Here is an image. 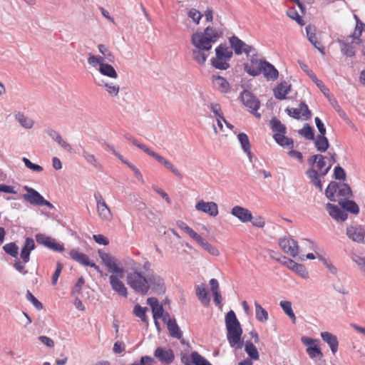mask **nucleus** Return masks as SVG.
<instances>
[{
    "instance_id": "obj_1",
    "label": "nucleus",
    "mask_w": 365,
    "mask_h": 365,
    "mask_svg": "<svg viewBox=\"0 0 365 365\" xmlns=\"http://www.w3.org/2000/svg\"><path fill=\"white\" fill-rule=\"evenodd\" d=\"M143 269L148 272V274L139 269L135 263L130 267V271L127 272V284L137 294L147 295L155 294L158 295L164 294L166 291V286L164 279L152 269V264L145 260L143 264Z\"/></svg>"
},
{
    "instance_id": "obj_2",
    "label": "nucleus",
    "mask_w": 365,
    "mask_h": 365,
    "mask_svg": "<svg viewBox=\"0 0 365 365\" xmlns=\"http://www.w3.org/2000/svg\"><path fill=\"white\" fill-rule=\"evenodd\" d=\"M227 338L231 347L242 349L244 343L241 340L242 329L234 311H229L225 316Z\"/></svg>"
},
{
    "instance_id": "obj_3",
    "label": "nucleus",
    "mask_w": 365,
    "mask_h": 365,
    "mask_svg": "<svg viewBox=\"0 0 365 365\" xmlns=\"http://www.w3.org/2000/svg\"><path fill=\"white\" fill-rule=\"evenodd\" d=\"M233 56L232 48L225 43H221L215 48V57L212 58V66L219 70H227L230 67L229 61Z\"/></svg>"
},
{
    "instance_id": "obj_4",
    "label": "nucleus",
    "mask_w": 365,
    "mask_h": 365,
    "mask_svg": "<svg viewBox=\"0 0 365 365\" xmlns=\"http://www.w3.org/2000/svg\"><path fill=\"white\" fill-rule=\"evenodd\" d=\"M222 36L223 31L220 28L207 26L203 31L193 33L191 38L212 48V44L216 43Z\"/></svg>"
},
{
    "instance_id": "obj_5",
    "label": "nucleus",
    "mask_w": 365,
    "mask_h": 365,
    "mask_svg": "<svg viewBox=\"0 0 365 365\" xmlns=\"http://www.w3.org/2000/svg\"><path fill=\"white\" fill-rule=\"evenodd\" d=\"M240 98L245 106L250 109V113L259 119L261 118V114L257 113V110L260 106V102L252 93L247 90H244L240 93Z\"/></svg>"
},
{
    "instance_id": "obj_6",
    "label": "nucleus",
    "mask_w": 365,
    "mask_h": 365,
    "mask_svg": "<svg viewBox=\"0 0 365 365\" xmlns=\"http://www.w3.org/2000/svg\"><path fill=\"white\" fill-rule=\"evenodd\" d=\"M191 43L194 46L192 51L194 61L200 65H204L209 56V51L211 50V48L192 38H191Z\"/></svg>"
},
{
    "instance_id": "obj_7",
    "label": "nucleus",
    "mask_w": 365,
    "mask_h": 365,
    "mask_svg": "<svg viewBox=\"0 0 365 365\" xmlns=\"http://www.w3.org/2000/svg\"><path fill=\"white\" fill-rule=\"evenodd\" d=\"M229 43L230 44V48L237 56L245 53L247 57H249L250 53L256 52L255 48L252 46L245 43L235 35L229 38Z\"/></svg>"
},
{
    "instance_id": "obj_8",
    "label": "nucleus",
    "mask_w": 365,
    "mask_h": 365,
    "mask_svg": "<svg viewBox=\"0 0 365 365\" xmlns=\"http://www.w3.org/2000/svg\"><path fill=\"white\" fill-rule=\"evenodd\" d=\"M98 255L105 266L108 268L110 272L119 274L120 277H123L124 269L118 265V259L115 257L101 250L98 251Z\"/></svg>"
},
{
    "instance_id": "obj_9",
    "label": "nucleus",
    "mask_w": 365,
    "mask_h": 365,
    "mask_svg": "<svg viewBox=\"0 0 365 365\" xmlns=\"http://www.w3.org/2000/svg\"><path fill=\"white\" fill-rule=\"evenodd\" d=\"M36 240L39 245L57 252H63L65 250L63 244L58 243L55 239L44 234H36Z\"/></svg>"
},
{
    "instance_id": "obj_10",
    "label": "nucleus",
    "mask_w": 365,
    "mask_h": 365,
    "mask_svg": "<svg viewBox=\"0 0 365 365\" xmlns=\"http://www.w3.org/2000/svg\"><path fill=\"white\" fill-rule=\"evenodd\" d=\"M279 245L287 255L295 257L299 254L297 242L291 237H282L279 240Z\"/></svg>"
},
{
    "instance_id": "obj_11",
    "label": "nucleus",
    "mask_w": 365,
    "mask_h": 365,
    "mask_svg": "<svg viewBox=\"0 0 365 365\" xmlns=\"http://www.w3.org/2000/svg\"><path fill=\"white\" fill-rule=\"evenodd\" d=\"M250 59V63L244 64L245 71L252 76H257L261 74V67L264 64V60H259L256 57L255 52L252 53Z\"/></svg>"
},
{
    "instance_id": "obj_12",
    "label": "nucleus",
    "mask_w": 365,
    "mask_h": 365,
    "mask_svg": "<svg viewBox=\"0 0 365 365\" xmlns=\"http://www.w3.org/2000/svg\"><path fill=\"white\" fill-rule=\"evenodd\" d=\"M346 234L353 242L365 244V228L361 225H351L346 228Z\"/></svg>"
},
{
    "instance_id": "obj_13",
    "label": "nucleus",
    "mask_w": 365,
    "mask_h": 365,
    "mask_svg": "<svg viewBox=\"0 0 365 365\" xmlns=\"http://www.w3.org/2000/svg\"><path fill=\"white\" fill-rule=\"evenodd\" d=\"M121 278L119 274H112L109 276V282L113 291L120 297L126 298L128 294V289L124 283L121 281Z\"/></svg>"
},
{
    "instance_id": "obj_14",
    "label": "nucleus",
    "mask_w": 365,
    "mask_h": 365,
    "mask_svg": "<svg viewBox=\"0 0 365 365\" xmlns=\"http://www.w3.org/2000/svg\"><path fill=\"white\" fill-rule=\"evenodd\" d=\"M195 209L198 211L203 212L208 214L211 217H216L218 213V206L214 202H205L204 200H200L195 205Z\"/></svg>"
},
{
    "instance_id": "obj_15",
    "label": "nucleus",
    "mask_w": 365,
    "mask_h": 365,
    "mask_svg": "<svg viewBox=\"0 0 365 365\" xmlns=\"http://www.w3.org/2000/svg\"><path fill=\"white\" fill-rule=\"evenodd\" d=\"M24 190L26 191V193L22 195L24 201L33 205H40L43 196L38 191L27 185L24 187Z\"/></svg>"
},
{
    "instance_id": "obj_16",
    "label": "nucleus",
    "mask_w": 365,
    "mask_h": 365,
    "mask_svg": "<svg viewBox=\"0 0 365 365\" xmlns=\"http://www.w3.org/2000/svg\"><path fill=\"white\" fill-rule=\"evenodd\" d=\"M147 154L155 158L158 163L163 165L167 169L170 170L175 175L180 178H182L181 173L167 159L160 155L157 153L149 149L147 150Z\"/></svg>"
},
{
    "instance_id": "obj_17",
    "label": "nucleus",
    "mask_w": 365,
    "mask_h": 365,
    "mask_svg": "<svg viewBox=\"0 0 365 365\" xmlns=\"http://www.w3.org/2000/svg\"><path fill=\"white\" fill-rule=\"evenodd\" d=\"M154 356L161 363L165 364H169L174 360L175 356L173 350L168 349H164L162 347H158L154 351Z\"/></svg>"
},
{
    "instance_id": "obj_18",
    "label": "nucleus",
    "mask_w": 365,
    "mask_h": 365,
    "mask_svg": "<svg viewBox=\"0 0 365 365\" xmlns=\"http://www.w3.org/2000/svg\"><path fill=\"white\" fill-rule=\"evenodd\" d=\"M192 364L190 362L187 356L183 355L181 361L184 365H212L205 358L202 356L197 351H192L190 354Z\"/></svg>"
},
{
    "instance_id": "obj_19",
    "label": "nucleus",
    "mask_w": 365,
    "mask_h": 365,
    "mask_svg": "<svg viewBox=\"0 0 365 365\" xmlns=\"http://www.w3.org/2000/svg\"><path fill=\"white\" fill-rule=\"evenodd\" d=\"M231 214L243 223L250 222L252 220V212L248 209L239 205L232 208Z\"/></svg>"
},
{
    "instance_id": "obj_20",
    "label": "nucleus",
    "mask_w": 365,
    "mask_h": 365,
    "mask_svg": "<svg viewBox=\"0 0 365 365\" xmlns=\"http://www.w3.org/2000/svg\"><path fill=\"white\" fill-rule=\"evenodd\" d=\"M269 81H275L279 76V72L277 68L270 63L264 60L262 67H261V73Z\"/></svg>"
},
{
    "instance_id": "obj_21",
    "label": "nucleus",
    "mask_w": 365,
    "mask_h": 365,
    "mask_svg": "<svg viewBox=\"0 0 365 365\" xmlns=\"http://www.w3.org/2000/svg\"><path fill=\"white\" fill-rule=\"evenodd\" d=\"M326 207L330 216H331L336 220L343 222L345 221L348 217L347 213L344 210L339 208L336 205L327 203Z\"/></svg>"
},
{
    "instance_id": "obj_22",
    "label": "nucleus",
    "mask_w": 365,
    "mask_h": 365,
    "mask_svg": "<svg viewBox=\"0 0 365 365\" xmlns=\"http://www.w3.org/2000/svg\"><path fill=\"white\" fill-rule=\"evenodd\" d=\"M321 336L324 342H326L330 347L333 354L337 352L339 341L337 337L329 331H323L321 333Z\"/></svg>"
},
{
    "instance_id": "obj_23",
    "label": "nucleus",
    "mask_w": 365,
    "mask_h": 365,
    "mask_svg": "<svg viewBox=\"0 0 365 365\" xmlns=\"http://www.w3.org/2000/svg\"><path fill=\"white\" fill-rule=\"evenodd\" d=\"M291 90V85L286 81H283L277 85L274 89V94L276 98L283 100Z\"/></svg>"
},
{
    "instance_id": "obj_24",
    "label": "nucleus",
    "mask_w": 365,
    "mask_h": 365,
    "mask_svg": "<svg viewBox=\"0 0 365 365\" xmlns=\"http://www.w3.org/2000/svg\"><path fill=\"white\" fill-rule=\"evenodd\" d=\"M314 146L317 151L320 153L326 152L329 147V143L325 135H318L317 138H314Z\"/></svg>"
},
{
    "instance_id": "obj_25",
    "label": "nucleus",
    "mask_w": 365,
    "mask_h": 365,
    "mask_svg": "<svg viewBox=\"0 0 365 365\" xmlns=\"http://www.w3.org/2000/svg\"><path fill=\"white\" fill-rule=\"evenodd\" d=\"M69 255L72 259L85 266H88L91 262L88 257L86 255L80 252L77 249L71 250Z\"/></svg>"
},
{
    "instance_id": "obj_26",
    "label": "nucleus",
    "mask_w": 365,
    "mask_h": 365,
    "mask_svg": "<svg viewBox=\"0 0 365 365\" xmlns=\"http://www.w3.org/2000/svg\"><path fill=\"white\" fill-rule=\"evenodd\" d=\"M212 83L214 86L222 93H227L230 90V84L228 81L222 76H213Z\"/></svg>"
},
{
    "instance_id": "obj_27",
    "label": "nucleus",
    "mask_w": 365,
    "mask_h": 365,
    "mask_svg": "<svg viewBox=\"0 0 365 365\" xmlns=\"http://www.w3.org/2000/svg\"><path fill=\"white\" fill-rule=\"evenodd\" d=\"M167 328L169 331V334L171 337L175 338L178 339H181L182 337V332L180 330L179 326L178 325L175 319L173 320H170L168 322V324L167 325Z\"/></svg>"
},
{
    "instance_id": "obj_28",
    "label": "nucleus",
    "mask_w": 365,
    "mask_h": 365,
    "mask_svg": "<svg viewBox=\"0 0 365 365\" xmlns=\"http://www.w3.org/2000/svg\"><path fill=\"white\" fill-rule=\"evenodd\" d=\"M326 158H327L325 156L320 154V158H319V159L317 160V163L316 165L315 170H317V172H319V175L321 176H325L329 173L332 165V163H331L327 167H326Z\"/></svg>"
},
{
    "instance_id": "obj_29",
    "label": "nucleus",
    "mask_w": 365,
    "mask_h": 365,
    "mask_svg": "<svg viewBox=\"0 0 365 365\" xmlns=\"http://www.w3.org/2000/svg\"><path fill=\"white\" fill-rule=\"evenodd\" d=\"M306 174L308 178L311 180L312 183L319 190H322V184L319 178V173L314 168H311L306 171Z\"/></svg>"
},
{
    "instance_id": "obj_30",
    "label": "nucleus",
    "mask_w": 365,
    "mask_h": 365,
    "mask_svg": "<svg viewBox=\"0 0 365 365\" xmlns=\"http://www.w3.org/2000/svg\"><path fill=\"white\" fill-rule=\"evenodd\" d=\"M97 211L103 220L109 221L112 219L111 211L106 202H101L99 205H97Z\"/></svg>"
},
{
    "instance_id": "obj_31",
    "label": "nucleus",
    "mask_w": 365,
    "mask_h": 365,
    "mask_svg": "<svg viewBox=\"0 0 365 365\" xmlns=\"http://www.w3.org/2000/svg\"><path fill=\"white\" fill-rule=\"evenodd\" d=\"M196 295L204 305H208L210 304V298L203 285H197L196 287Z\"/></svg>"
},
{
    "instance_id": "obj_32",
    "label": "nucleus",
    "mask_w": 365,
    "mask_h": 365,
    "mask_svg": "<svg viewBox=\"0 0 365 365\" xmlns=\"http://www.w3.org/2000/svg\"><path fill=\"white\" fill-rule=\"evenodd\" d=\"M98 71L103 76L110 77L111 78H118V73L115 68L108 63H102L101 67H99Z\"/></svg>"
},
{
    "instance_id": "obj_33",
    "label": "nucleus",
    "mask_w": 365,
    "mask_h": 365,
    "mask_svg": "<svg viewBox=\"0 0 365 365\" xmlns=\"http://www.w3.org/2000/svg\"><path fill=\"white\" fill-rule=\"evenodd\" d=\"M275 141L282 147H294V141L292 138H289L284 135V134L275 133L273 135Z\"/></svg>"
},
{
    "instance_id": "obj_34",
    "label": "nucleus",
    "mask_w": 365,
    "mask_h": 365,
    "mask_svg": "<svg viewBox=\"0 0 365 365\" xmlns=\"http://www.w3.org/2000/svg\"><path fill=\"white\" fill-rule=\"evenodd\" d=\"M270 126L273 132L279 134H285L287 132V128L282 122L278 120L276 117H273L270 120Z\"/></svg>"
},
{
    "instance_id": "obj_35",
    "label": "nucleus",
    "mask_w": 365,
    "mask_h": 365,
    "mask_svg": "<svg viewBox=\"0 0 365 365\" xmlns=\"http://www.w3.org/2000/svg\"><path fill=\"white\" fill-rule=\"evenodd\" d=\"M257 320L264 323L268 320V312L257 302L255 303Z\"/></svg>"
},
{
    "instance_id": "obj_36",
    "label": "nucleus",
    "mask_w": 365,
    "mask_h": 365,
    "mask_svg": "<svg viewBox=\"0 0 365 365\" xmlns=\"http://www.w3.org/2000/svg\"><path fill=\"white\" fill-rule=\"evenodd\" d=\"M245 351L248 356L253 360H258L259 358V352L254 345V344L250 341H247L245 344Z\"/></svg>"
},
{
    "instance_id": "obj_37",
    "label": "nucleus",
    "mask_w": 365,
    "mask_h": 365,
    "mask_svg": "<svg viewBox=\"0 0 365 365\" xmlns=\"http://www.w3.org/2000/svg\"><path fill=\"white\" fill-rule=\"evenodd\" d=\"M243 151L248 155H251V145L247 134L241 133L237 136Z\"/></svg>"
},
{
    "instance_id": "obj_38",
    "label": "nucleus",
    "mask_w": 365,
    "mask_h": 365,
    "mask_svg": "<svg viewBox=\"0 0 365 365\" xmlns=\"http://www.w3.org/2000/svg\"><path fill=\"white\" fill-rule=\"evenodd\" d=\"M342 208L352 214H358L359 212V207L358 205L353 200H345L340 202Z\"/></svg>"
},
{
    "instance_id": "obj_39",
    "label": "nucleus",
    "mask_w": 365,
    "mask_h": 365,
    "mask_svg": "<svg viewBox=\"0 0 365 365\" xmlns=\"http://www.w3.org/2000/svg\"><path fill=\"white\" fill-rule=\"evenodd\" d=\"M279 305L284 312L292 319L293 324L296 323V316L292 308V303L289 301H281Z\"/></svg>"
},
{
    "instance_id": "obj_40",
    "label": "nucleus",
    "mask_w": 365,
    "mask_h": 365,
    "mask_svg": "<svg viewBox=\"0 0 365 365\" xmlns=\"http://www.w3.org/2000/svg\"><path fill=\"white\" fill-rule=\"evenodd\" d=\"M298 133L306 140H314L315 138L314 129L308 123H305L303 128L299 130Z\"/></svg>"
},
{
    "instance_id": "obj_41",
    "label": "nucleus",
    "mask_w": 365,
    "mask_h": 365,
    "mask_svg": "<svg viewBox=\"0 0 365 365\" xmlns=\"http://www.w3.org/2000/svg\"><path fill=\"white\" fill-rule=\"evenodd\" d=\"M341 46V53L347 57H352L355 56V48L351 43H346L343 41H339Z\"/></svg>"
},
{
    "instance_id": "obj_42",
    "label": "nucleus",
    "mask_w": 365,
    "mask_h": 365,
    "mask_svg": "<svg viewBox=\"0 0 365 365\" xmlns=\"http://www.w3.org/2000/svg\"><path fill=\"white\" fill-rule=\"evenodd\" d=\"M15 118L21 125L26 129L31 128L34 125V121L26 117L24 113H18L15 115Z\"/></svg>"
},
{
    "instance_id": "obj_43",
    "label": "nucleus",
    "mask_w": 365,
    "mask_h": 365,
    "mask_svg": "<svg viewBox=\"0 0 365 365\" xmlns=\"http://www.w3.org/2000/svg\"><path fill=\"white\" fill-rule=\"evenodd\" d=\"M2 248L7 255L14 258L17 257L19 255V247L15 242L6 243Z\"/></svg>"
},
{
    "instance_id": "obj_44",
    "label": "nucleus",
    "mask_w": 365,
    "mask_h": 365,
    "mask_svg": "<svg viewBox=\"0 0 365 365\" xmlns=\"http://www.w3.org/2000/svg\"><path fill=\"white\" fill-rule=\"evenodd\" d=\"M339 184L336 182H331L329 184L326 190L327 197L331 201L335 200L334 196L336 192L339 193Z\"/></svg>"
},
{
    "instance_id": "obj_45",
    "label": "nucleus",
    "mask_w": 365,
    "mask_h": 365,
    "mask_svg": "<svg viewBox=\"0 0 365 365\" xmlns=\"http://www.w3.org/2000/svg\"><path fill=\"white\" fill-rule=\"evenodd\" d=\"M81 148L82 156L87 161V163L92 165L95 168H98L99 163H98L97 159L95 157V155L92 153H90L88 151H87L83 147H81Z\"/></svg>"
},
{
    "instance_id": "obj_46",
    "label": "nucleus",
    "mask_w": 365,
    "mask_h": 365,
    "mask_svg": "<svg viewBox=\"0 0 365 365\" xmlns=\"http://www.w3.org/2000/svg\"><path fill=\"white\" fill-rule=\"evenodd\" d=\"M99 52L103 56L106 61L110 63L115 61V56L113 53L104 44H99L98 46Z\"/></svg>"
},
{
    "instance_id": "obj_47",
    "label": "nucleus",
    "mask_w": 365,
    "mask_h": 365,
    "mask_svg": "<svg viewBox=\"0 0 365 365\" xmlns=\"http://www.w3.org/2000/svg\"><path fill=\"white\" fill-rule=\"evenodd\" d=\"M199 245L207 252L213 256H218L220 255V252L217 248L211 244H210L207 241L203 239Z\"/></svg>"
},
{
    "instance_id": "obj_48",
    "label": "nucleus",
    "mask_w": 365,
    "mask_h": 365,
    "mask_svg": "<svg viewBox=\"0 0 365 365\" xmlns=\"http://www.w3.org/2000/svg\"><path fill=\"white\" fill-rule=\"evenodd\" d=\"M307 353L309 356V357L312 359H314L316 358H322L323 354L320 349V348L317 346H309L307 348Z\"/></svg>"
},
{
    "instance_id": "obj_49",
    "label": "nucleus",
    "mask_w": 365,
    "mask_h": 365,
    "mask_svg": "<svg viewBox=\"0 0 365 365\" xmlns=\"http://www.w3.org/2000/svg\"><path fill=\"white\" fill-rule=\"evenodd\" d=\"M23 260L18 259L17 257L14 259L13 267L14 268L23 275H26L28 273V270L26 269V264Z\"/></svg>"
},
{
    "instance_id": "obj_50",
    "label": "nucleus",
    "mask_w": 365,
    "mask_h": 365,
    "mask_svg": "<svg viewBox=\"0 0 365 365\" xmlns=\"http://www.w3.org/2000/svg\"><path fill=\"white\" fill-rule=\"evenodd\" d=\"M147 308L146 307H142L139 304H136L134 307L133 313L134 314L140 318L142 322H147V317H146V312Z\"/></svg>"
},
{
    "instance_id": "obj_51",
    "label": "nucleus",
    "mask_w": 365,
    "mask_h": 365,
    "mask_svg": "<svg viewBox=\"0 0 365 365\" xmlns=\"http://www.w3.org/2000/svg\"><path fill=\"white\" fill-rule=\"evenodd\" d=\"M272 258L279 262L283 265L287 267L290 269H293L294 266L296 265L297 262L292 260V259H289L284 256H281L280 258H275L274 256H272Z\"/></svg>"
},
{
    "instance_id": "obj_52",
    "label": "nucleus",
    "mask_w": 365,
    "mask_h": 365,
    "mask_svg": "<svg viewBox=\"0 0 365 365\" xmlns=\"http://www.w3.org/2000/svg\"><path fill=\"white\" fill-rule=\"evenodd\" d=\"M339 195L344 197H351L352 196V191L349 185L346 183L339 184Z\"/></svg>"
},
{
    "instance_id": "obj_53",
    "label": "nucleus",
    "mask_w": 365,
    "mask_h": 365,
    "mask_svg": "<svg viewBox=\"0 0 365 365\" xmlns=\"http://www.w3.org/2000/svg\"><path fill=\"white\" fill-rule=\"evenodd\" d=\"M292 270L304 279H307L309 277L308 271L307 270L305 266L302 264L297 263Z\"/></svg>"
},
{
    "instance_id": "obj_54",
    "label": "nucleus",
    "mask_w": 365,
    "mask_h": 365,
    "mask_svg": "<svg viewBox=\"0 0 365 365\" xmlns=\"http://www.w3.org/2000/svg\"><path fill=\"white\" fill-rule=\"evenodd\" d=\"M99 86H104L107 92L112 96H115L119 93V86L113 83H105L104 84H99Z\"/></svg>"
},
{
    "instance_id": "obj_55",
    "label": "nucleus",
    "mask_w": 365,
    "mask_h": 365,
    "mask_svg": "<svg viewBox=\"0 0 365 365\" xmlns=\"http://www.w3.org/2000/svg\"><path fill=\"white\" fill-rule=\"evenodd\" d=\"M125 138L128 140L130 141L133 145L143 150L145 153H147V150H149V148L144 144L140 143L135 138H134L132 135L128 133L124 135Z\"/></svg>"
},
{
    "instance_id": "obj_56",
    "label": "nucleus",
    "mask_w": 365,
    "mask_h": 365,
    "mask_svg": "<svg viewBox=\"0 0 365 365\" xmlns=\"http://www.w3.org/2000/svg\"><path fill=\"white\" fill-rule=\"evenodd\" d=\"M22 160L24 163L25 166L26 168H28L29 169H30L34 172H36V173H40V172L43 171V168L41 165L33 163L28 158H23Z\"/></svg>"
},
{
    "instance_id": "obj_57",
    "label": "nucleus",
    "mask_w": 365,
    "mask_h": 365,
    "mask_svg": "<svg viewBox=\"0 0 365 365\" xmlns=\"http://www.w3.org/2000/svg\"><path fill=\"white\" fill-rule=\"evenodd\" d=\"M35 247L36 245L34 239L31 237H26L21 250L31 253Z\"/></svg>"
},
{
    "instance_id": "obj_58",
    "label": "nucleus",
    "mask_w": 365,
    "mask_h": 365,
    "mask_svg": "<svg viewBox=\"0 0 365 365\" xmlns=\"http://www.w3.org/2000/svg\"><path fill=\"white\" fill-rule=\"evenodd\" d=\"M306 32L309 42L312 44H315L316 40H317V37L315 34V29L312 27L311 25H308L306 26Z\"/></svg>"
},
{
    "instance_id": "obj_59",
    "label": "nucleus",
    "mask_w": 365,
    "mask_h": 365,
    "mask_svg": "<svg viewBox=\"0 0 365 365\" xmlns=\"http://www.w3.org/2000/svg\"><path fill=\"white\" fill-rule=\"evenodd\" d=\"M26 299L31 302L33 305L38 309L41 310L43 308V304L40 302L32 294L30 291H27L26 294Z\"/></svg>"
},
{
    "instance_id": "obj_60",
    "label": "nucleus",
    "mask_w": 365,
    "mask_h": 365,
    "mask_svg": "<svg viewBox=\"0 0 365 365\" xmlns=\"http://www.w3.org/2000/svg\"><path fill=\"white\" fill-rule=\"evenodd\" d=\"M210 108L211 111L214 113L215 118H222V120H225V118L223 116L221 107L218 103H211L210 106Z\"/></svg>"
},
{
    "instance_id": "obj_61",
    "label": "nucleus",
    "mask_w": 365,
    "mask_h": 365,
    "mask_svg": "<svg viewBox=\"0 0 365 365\" xmlns=\"http://www.w3.org/2000/svg\"><path fill=\"white\" fill-rule=\"evenodd\" d=\"M300 116H303L304 119L308 120L312 117V113L305 103H301L299 105Z\"/></svg>"
},
{
    "instance_id": "obj_62",
    "label": "nucleus",
    "mask_w": 365,
    "mask_h": 365,
    "mask_svg": "<svg viewBox=\"0 0 365 365\" xmlns=\"http://www.w3.org/2000/svg\"><path fill=\"white\" fill-rule=\"evenodd\" d=\"M188 16L192 19L196 24H198L202 17V14L198 10L192 8L189 11Z\"/></svg>"
},
{
    "instance_id": "obj_63",
    "label": "nucleus",
    "mask_w": 365,
    "mask_h": 365,
    "mask_svg": "<svg viewBox=\"0 0 365 365\" xmlns=\"http://www.w3.org/2000/svg\"><path fill=\"white\" fill-rule=\"evenodd\" d=\"M334 176L336 180H343L346 178V173L340 165H337L334 168Z\"/></svg>"
},
{
    "instance_id": "obj_64",
    "label": "nucleus",
    "mask_w": 365,
    "mask_h": 365,
    "mask_svg": "<svg viewBox=\"0 0 365 365\" xmlns=\"http://www.w3.org/2000/svg\"><path fill=\"white\" fill-rule=\"evenodd\" d=\"M353 261L358 265L361 271L365 274V257L356 256L353 258Z\"/></svg>"
}]
</instances>
